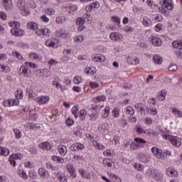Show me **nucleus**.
<instances>
[{"label":"nucleus","instance_id":"2","mask_svg":"<svg viewBox=\"0 0 182 182\" xmlns=\"http://www.w3.org/2000/svg\"><path fill=\"white\" fill-rule=\"evenodd\" d=\"M163 137L166 140H168L174 147H180V146H181V139L178 136L170 134H163Z\"/></svg>","mask_w":182,"mask_h":182},{"label":"nucleus","instance_id":"11","mask_svg":"<svg viewBox=\"0 0 182 182\" xmlns=\"http://www.w3.org/2000/svg\"><path fill=\"white\" fill-rule=\"evenodd\" d=\"M109 38L111 41L119 42V41H122L123 39V35L120 33L113 32L109 34Z\"/></svg>","mask_w":182,"mask_h":182},{"label":"nucleus","instance_id":"36","mask_svg":"<svg viewBox=\"0 0 182 182\" xmlns=\"http://www.w3.org/2000/svg\"><path fill=\"white\" fill-rule=\"evenodd\" d=\"M10 153L11 152L9 151V149L5 147L0 146V154L1 156H9Z\"/></svg>","mask_w":182,"mask_h":182},{"label":"nucleus","instance_id":"24","mask_svg":"<svg viewBox=\"0 0 182 182\" xmlns=\"http://www.w3.org/2000/svg\"><path fill=\"white\" fill-rule=\"evenodd\" d=\"M92 60L94 62H105V60H106V57L103 55L97 54L92 56Z\"/></svg>","mask_w":182,"mask_h":182},{"label":"nucleus","instance_id":"28","mask_svg":"<svg viewBox=\"0 0 182 182\" xmlns=\"http://www.w3.org/2000/svg\"><path fill=\"white\" fill-rule=\"evenodd\" d=\"M173 48L175 49L182 50V40H176L172 43Z\"/></svg>","mask_w":182,"mask_h":182},{"label":"nucleus","instance_id":"44","mask_svg":"<svg viewBox=\"0 0 182 182\" xmlns=\"http://www.w3.org/2000/svg\"><path fill=\"white\" fill-rule=\"evenodd\" d=\"M93 146H95V149H97V150H105V149H106V146H103V144H100L97 141H94Z\"/></svg>","mask_w":182,"mask_h":182},{"label":"nucleus","instance_id":"63","mask_svg":"<svg viewBox=\"0 0 182 182\" xmlns=\"http://www.w3.org/2000/svg\"><path fill=\"white\" fill-rule=\"evenodd\" d=\"M15 133L16 139H21L22 137V132L19 129H14Z\"/></svg>","mask_w":182,"mask_h":182},{"label":"nucleus","instance_id":"19","mask_svg":"<svg viewBox=\"0 0 182 182\" xmlns=\"http://www.w3.org/2000/svg\"><path fill=\"white\" fill-rule=\"evenodd\" d=\"M11 33L13 36H22L23 35V30L21 28H14L11 30Z\"/></svg>","mask_w":182,"mask_h":182},{"label":"nucleus","instance_id":"29","mask_svg":"<svg viewBox=\"0 0 182 182\" xmlns=\"http://www.w3.org/2000/svg\"><path fill=\"white\" fill-rule=\"evenodd\" d=\"M85 72L87 75H91L93 76V75L96 74L97 70L95 67H88L85 68Z\"/></svg>","mask_w":182,"mask_h":182},{"label":"nucleus","instance_id":"32","mask_svg":"<svg viewBox=\"0 0 182 182\" xmlns=\"http://www.w3.org/2000/svg\"><path fill=\"white\" fill-rule=\"evenodd\" d=\"M72 114L74 115L75 119L79 117V105L74 106L71 109Z\"/></svg>","mask_w":182,"mask_h":182},{"label":"nucleus","instance_id":"45","mask_svg":"<svg viewBox=\"0 0 182 182\" xmlns=\"http://www.w3.org/2000/svg\"><path fill=\"white\" fill-rule=\"evenodd\" d=\"M172 113L174 114V115L176 116V117H182V111L179 110L177 108H173L172 109Z\"/></svg>","mask_w":182,"mask_h":182},{"label":"nucleus","instance_id":"61","mask_svg":"<svg viewBox=\"0 0 182 182\" xmlns=\"http://www.w3.org/2000/svg\"><path fill=\"white\" fill-rule=\"evenodd\" d=\"M144 123L147 124V126H150L151 124H153V119L149 117H146L144 118Z\"/></svg>","mask_w":182,"mask_h":182},{"label":"nucleus","instance_id":"51","mask_svg":"<svg viewBox=\"0 0 182 182\" xmlns=\"http://www.w3.org/2000/svg\"><path fill=\"white\" fill-rule=\"evenodd\" d=\"M109 114H110V108L109 107H106L102 116L104 119H106V117H109Z\"/></svg>","mask_w":182,"mask_h":182},{"label":"nucleus","instance_id":"17","mask_svg":"<svg viewBox=\"0 0 182 182\" xmlns=\"http://www.w3.org/2000/svg\"><path fill=\"white\" fill-rule=\"evenodd\" d=\"M58 151L61 157H65L68 154V148L65 145H59L58 146Z\"/></svg>","mask_w":182,"mask_h":182},{"label":"nucleus","instance_id":"42","mask_svg":"<svg viewBox=\"0 0 182 182\" xmlns=\"http://www.w3.org/2000/svg\"><path fill=\"white\" fill-rule=\"evenodd\" d=\"M15 97L18 100L19 99H23V92L22 90H17L16 92H15Z\"/></svg>","mask_w":182,"mask_h":182},{"label":"nucleus","instance_id":"59","mask_svg":"<svg viewBox=\"0 0 182 182\" xmlns=\"http://www.w3.org/2000/svg\"><path fill=\"white\" fill-rule=\"evenodd\" d=\"M82 82H83V79H82V77L76 76L74 77V83L75 85H80V83H82Z\"/></svg>","mask_w":182,"mask_h":182},{"label":"nucleus","instance_id":"30","mask_svg":"<svg viewBox=\"0 0 182 182\" xmlns=\"http://www.w3.org/2000/svg\"><path fill=\"white\" fill-rule=\"evenodd\" d=\"M45 43L46 46H48V48H53L54 49H56V48H58L56 43H55L53 41L50 39L46 40Z\"/></svg>","mask_w":182,"mask_h":182},{"label":"nucleus","instance_id":"62","mask_svg":"<svg viewBox=\"0 0 182 182\" xmlns=\"http://www.w3.org/2000/svg\"><path fill=\"white\" fill-rule=\"evenodd\" d=\"M177 69H178V68L177 67V65L174 63L171 64L168 67V70H170V72H176Z\"/></svg>","mask_w":182,"mask_h":182},{"label":"nucleus","instance_id":"49","mask_svg":"<svg viewBox=\"0 0 182 182\" xmlns=\"http://www.w3.org/2000/svg\"><path fill=\"white\" fill-rule=\"evenodd\" d=\"M29 177L32 178V180H36L38 178V174L35 170H31L29 171Z\"/></svg>","mask_w":182,"mask_h":182},{"label":"nucleus","instance_id":"4","mask_svg":"<svg viewBox=\"0 0 182 182\" xmlns=\"http://www.w3.org/2000/svg\"><path fill=\"white\" fill-rule=\"evenodd\" d=\"M78 172L81 177H83V178H86L87 180H90V178L95 176V172L93 171H87L83 168H80Z\"/></svg>","mask_w":182,"mask_h":182},{"label":"nucleus","instance_id":"18","mask_svg":"<svg viewBox=\"0 0 182 182\" xmlns=\"http://www.w3.org/2000/svg\"><path fill=\"white\" fill-rule=\"evenodd\" d=\"M20 72L22 75H23L24 77H31V72H29V68L28 67L21 65Z\"/></svg>","mask_w":182,"mask_h":182},{"label":"nucleus","instance_id":"16","mask_svg":"<svg viewBox=\"0 0 182 182\" xmlns=\"http://www.w3.org/2000/svg\"><path fill=\"white\" fill-rule=\"evenodd\" d=\"M142 25L145 26V28H151L153 26V21L151 19L149 18L147 16L142 17Z\"/></svg>","mask_w":182,"mask_h":182},{"label":"nucleus","instance_id":"22","mask_svg":"<svg viewBox=\"0 0 182 182\" xmlns=\"http://www.w3.org/2000/svg\"><path fill=\"white\" fill-rule=\"evenodd\" d=\"M55 36L58 38H66L68 36V31L65 28H60L55 32Z\"/></svg>","mask_w":182,"mask_h":182},{"label":"nucleus","instance_id":"6","mask_svg":"<svg viewBox=\"0 0 182 182\" xmlns=\"http://www.w3.org/2000/svg\"><path fill=\"white\" fill-rule=\"evenodd\" d=\"M38 175L40 176V178H42V180H48V178L50 177L49 172L44 168H38Z\"/></svg>","mask_w":182,"mask_h":182},{"label":"nucleus","instance_id":"53","mask_svg":"<svg viewBox=\"0 0 182 182\" xmlns=\"http://www.w3.org/2000/svg\"><path fill=\"white\" fill-rule=\"evenodd\" d=\"M119 115H120V110H119V109L117 108H114L112 112V116L115 117V119H117V117H119Z\"/></svg>","mask_w":182,"mask_h":182},{"label":"nucleus","instance_id":"57","mask_svg":"<svg viewBox=\"0 0 182 182\" xmlns=\"http://www.w3.org/2000/svg\"><path fill=\"white\" fill-rule=\"evenodd\" d=\"M9 26L11 28H19L20 26V23L18 21H11L9 23Z\"/></svg>","mask_w":182,"mask_h":182},{"label":"nucleus","instance_id":"56","mask_svg":"<svg viewBox=\"0 0 182 182\" xmlns=\"http://www.w3.org/2000/svg\"><path fill=\"white\" fill-rule=\"evenodd\" d=\"M24 65L26 68H31V69H36V64H35V63L25 62Z\"/></svg>","mask_w":182,"mask_h":182},{"label":"nucleus","instance_id":"47","mask_svg":"<svg viewBox=\"0 0 182 182\" xmlns=\"http://www.w3.org/2000/svg\"><path fill=\"white\" fill-rule=\"evenodd\" d=\"M166 92H163V91H161V92H160L157 95V100H159V102H163V100H166Z\"/></svg>","mask_w":182,"mask_h":182},{"label":"nucleus","instance_id":"35","mask_svg":"<svg viewBox=\"0 0 182 182\" xmlns=\"http://www.w3.org/2000/svg\"><path fill=\"white\" fill-rule=\"evenodd\" d=\"M65 9L69 12V14H70V12H76V11H77V6L73 4L67 6Z\"/></svg>","mask_w":182,"mask_h":182},{"label":"nucleus","instance_id":"23","mask_svg":"<svg viewBox=\"0 0 182 182\" xmlns=\"http://www.w3.org/2000/svg\"><path fill=\"white\" fill-rule=\"evenodd\" d=\"M134 141H136L137 149H141L142 147H144V144L146 143V140L141 138H135Z\"/></svg>","mask_w":182,"mask_h":182},{"label":"nucleus","instance_id":"48","mask_svg":"<svg viewBox=\"0 0 182 182\" xmlns=\"http://www.w3.org/2000/svg\"><path fill=\"white\" fill-rule=\"evenodd\" d=\"M86 137L87 139H88L89 140H90V141H92V143H95V141H96V140H97L99 139V136L95 135V137H94L92 134H86Z\"/></svg>","mask_w":182,"mask_h":182},{"label":"nucleus","instance_id":"20","mask_svg":"<svg viewBox=\"0 0 182 182\" xmlns=\"http://www.w3.org/2000/svg\"><path fill=\"white\" fill-rule=\"evenodd\" d=\"M100 4H99V2H97V1H95V2L90 4L89 6H87L85 8V11L87 12H90V11H93V9H95V8L97 9V8H100Z\"/></svg>","mask_w":182,"mask_h":182},{"label":"nucleus","instance_id":"39","mask_svg":"<svg viewBox=\"0 0 182 182\" xmlns=\"http://www.w3.org/2000/svg\"><path fill=\"white\" fill-rule=\"evenodd\" d=\"M154 173H156V170L153 168H149L147 170L145 171V174L148 177H153Z\"/></svg>","mask_w":182,"mask_h":182},{"label":"nucleus","instance_id":"46","mask_svg":"<svg viewBox=\"0 0 182 182\" xmlns=\"http://www.w3.org/2000/svg\"><path fill=\"white\" fill-rule=\"evenodd\" d=\"M105 100H106V96L105 95H99L94 99L95 103H100V102H105Z\"/></svg>","mask_w":182,"mask_h":182},{"label":"nucleus","instance_id":"64","mask_svg":"<svg viewBox=\"0 0 182 182\" xmlns=\"http://www.w3.org/2000/svg\"><path fill=\"white\" fill-rule=\"evenodd\" d=\"M46 14L50 16L55 15V11L52 8H48L46 9Z\"/></svg>","mask_w":182,"mask_h":182},{"label":"nucleus","instance_id":"12","mask_svg":"<svg viewBox=\"0 0 182 182\" xmlns=\"http://www.w3.org/2000/svg\"><path fill=\"white\" fill-rule=\"evenodd\" d=\"M66 169L68 173L72 176L73 178H76V169H75V166L72 164H67Z\"/></svg>","mask_w":182,"mask_h":182},{"label":"nucleus","instance_id":"8","mask_svg":"<svg viewBox=\"0 0 182 182\" xmlns=\"http://www.w3.org/2000/svg\"><path fill=\"white\" fill-rule=\"evenodd\" d=\"M50 100V97L49 96L42 95L36 98V102L38 105H46V103H49Z\"/></svg>","mask_w":182,"mask_h":182},{"label":"nucleus","instance_id":"55","mask_svg":"<svg viewBox=\"0 0 182 182\" xmlns=\"http://www.w3.org/2000/svg\"><path fill=\"white\" fill-rule=\"evenodd\" d=\"M13 56L16 57V58L19 59L20 60H25V58H23V56H22V54L16 51H13Z\"/></svg>","mask_w":182,"mask_h":182},{"label":"nucleus","instance_id":"60","mask_svg":"<svg viewBox=\"0 0 182 182\" xmlns=\"http://www.w3.org/2000/svg\"><path fill=\"white\" fill-rule=\"evenodd\" d=\"M134 168L138 171H143V170H144V166L141 164H136L134 165Z\"/></svg>","mask_w":182,"mask_h":182},{"label":"nucleus","instance_id":"5","mask_svg":"<svg viewBox=\"0 0 182 182\" xmlns=\"http://www.w3.org/2000/svg\"><path fill=\"white\" fill-rule=\"evenodd\" d=\"M137 159L141 163H144L147 164L150 163V155L149 154H144L143 152H139L137 155Z\"/></svg>","mask_w":182,"mask_h":182},{"label":"nucleus","instance_id":"54","mask_svg":"<svg viewBox=\"0 0 182 182\" xmlns=\"http://www.w3.org/2000/svg\"><path fill=\"white\" fill-rule=\"evenodd\" d=\"M46 167H47L48 170H52V171H56V170H58V168L56 166H53L50 162H47L46 164Z\"/></svg>","mask_w":182,"mask_h":182},{"label":"nucleus","instance_id":"31","mask_svg":"<svg viewBox=\"0 0 182 182\" xmlns=\"http://www.w3.org/2000/svg\"><path fill=\"white\" fill-rule=\"evenodd\" d=\"M146 110L150 116H156L157 115V109L156 108H151L149 107H146Z\"/></svg>","mask_w":182,"mask_h":182},{"label":"nucleus","instance_id":"14","mask_svg":"<svg viewBox=\"0 0 182 182\" xmlns=\"http://www.w3.org/2000/svg\"><path fill=\"white\" fill-rule=\"evenodd\" d=\"M36 35L38 36H50V30L48 28H41L36 31Z\"/></svg>","mask_w":182,"mask_h":182},{"label":"nucleus","instance_id":"7","mask_svg":"<svg viewBox=\"0 0 182 182\" xmlns=\"http://www.w3.org/2000/svg\"><path fill=\"white\" fill-rule=\"evenodd\" d=\"M149 41L154 46H161L163 45V41L159 37L150 36Z\"/></svg>","mask_w":182,"mask_h":182},{"label":"nucleus","instance_id":"34","mask_svg":"<svg viewBox=\"0 0 182 182\" xmlns=\"http://www.w3.org/2000/svg\"><path fill=\"white\" fill-rule=\"evenodd\" d=\"M0 72H4V73H9L11 68L7 65L0 64Z\"/></svg>","mask_w":182,"mask_h":182},{"label":"nucleus","instance_id":"25","mask_svg":"<svg viewBox=\"0 0 182 182\" xmlns=\"http://www.w3.org/2000/svg\"><path fill=\"white\" fill-rule=\"evenodd\" d=\"M152 177L156 180V181H163V180L164 179L163 173L158 172L157 171H155V173H154Z\"/></svg>","mask_w":182,"mask_h":182},{"label":"nucleus","instance_id":"21","mask_svg":"<svg viewBox=\"0 0 182 182\" xmlns=\"http://www.w3.org/2000/svg\"><path fill=\"white\" fill-rule=\"evenodd\" d=\"M166 173L167 176H169V177H177L178 176L177 171L173 168H168L166 171Z\"/></svg>","mask_w":182,"mask_h":182},{"label":"nucleus","instance_id":"27","mask_svg":"<svg viewBox=\"0 0 182 182\" xmlns=\"http://www.w3.org/2000/svg\"><path fill=\"white\" fill-rule=\"evenodd\" d=\"M27 28L31 31H36L39 28V25L35 22H28L27 23Z\"/></svg>","mask_w":182,"mask_h":182},{"label":"nucleus","instance_id":"13","mask_svg":"<svg viewBox=\"0 0 182 182\" xmlns=\"http://www.w3.org/2000/svg\"><path fill=\"white\" fill-rule=\"evenodd\" d=\"M1 4L6 11H12L14 6L11 0H1Z\"/></svg>","mask_w":182,"mask_h":182},{"label":"nucleus","instance_id":"1","mask_svg":"<svg viewBox=\"0 0 182 182\" xmlns=\"http://www.w3.org/2000/svg\"><path fill=\"white\" fill-rule=\"evenodd\" d=\"M17 8L20 14L23 15V16H29V15H31V11L26 6L25 0H18L17 1Z\"/></svg>","mask_w":182,"mask_h":182},{"label":"nucleus","instance_id":"50","mask_svg":"<svg viewBox=\"0 0 182 182\" xmlns=\"http://www.w3.org/2000/svg\"><path fill=\"white\" fill-rule=\"evenodd\" d=\"M86 23V21L82 17H78L76 19V24L78 26H83Z\"/></svg>","mask_w":182,"mask_h":182},{"label":"nucleus","instance_id":"38","mask_svg":"<svg viewBox=\"0 0 182 182\" xmlns=\"http://www.w3.org/2000/svg\"><path fill=\"white\" fill-rule=\"evenodd\" d=\"M102 164L105 166H107V167H112L113 164H114V163L113 162V161L109 159H105L102 161Z\"/></svg>","mask_w":182,"mask_h":182},{"label":"nucleus","instance_id":"37","mask_svg":"<svg viewBox=\"0 0 182 182\" xmlns=\"http://www.w3.org/2000/svg\"><path fill=\"white\" fill-rule=\"evenodd\" d=\"M56 23H65V22H68V18L65 16H58L56 18L55 20Z\"/></svg>","mask_w":182,"mask_h":182},{"label":"nucleus","instance_id":"43","mask_svg":"<svg viewBox=\"0 0 182 182\" xmlns=\"http://www.w3.org/2000/svg\"><path fill=\"white\" fill-rule=\"evenodd\" d=\"M156 157L160 160H166V155H164V151L159 149V151H158Z\"/></svg>","mask_w":182,"mask_h":182},{"label":"nucleus","instance_id":"40","mask_svg":"<svg viewBox=\"0 0 182 182\" xmlns=\"http://www.w3.org/2000/svg\"><path fill=\"white\" fill-rule=\"evenodd\" d=\"M51 159L53 161H57V163H60V164L65 163V159L61 156H53Z\"/></svg>","mask_w":182,"mask_h":182},{"label":"nucleus","instance_id":"33","mask_svg":"<svg viewBox=\"0 0 182 182\" xmlns=\"http://www.w3.org/2000/svg\"><path fill=\"white\" fill-rule=\"evenodd\" d=\"M153 60L156 65H161L163 63V58L159 55H154Z\"/></svg>","mask_w":182,"mask_h":182},{"label":"nucleus","instance_id":"52","mask_svg":"<svg viewBox=\"0 0 182 182\" xmlns=\"http://www.w3.org/2000/svg\"><path fill=\"white\" fill-rule=\"evenodd\" d=\"M18 174L20 177L23 178L24 180H28V174L26 172H25V171L20 169L18 171Z\"/></svg>","mask_w":182,"mask_h":182},{"label":"nucleus","instance_id":"9","mask_svg":"<svg viewBox=\"0 0 182 182\" xmlns=\"http://www.w3.org/2000/svg\"><path fill=\"white\" fill-rule=\"evenodd\" d=\"M4 107H11V106H18L19 100L9 99L3 102Z\"/></svg>","mask_w":182,"mask_h":182},{"label":"nucleus","instance_id":"58","mask_svg":"<svg viewBox=\"0 0 182 182\" xmlns=\"http://www.w3.org/2000/svg\"><path fill=\"white\" fill-rule=\"evenodd\" d=\"M126 113L127 114L132 116V114H134V109H133L132 106H128L126 109Z\"/></svg>","mask_w":182,"mask_h":182},{"label":"nucleus","instance_id":"15","mask_svg":"<svg viewBox=\"0 0 182 182\" xmlns=\"http://www.w3.org/2000/svg\"><path fill=\"white\" fill-rule=\"evenodd\" d=\"M162 6H164V8H166L168 11H173V9H174V6H173L172 0H163Z\"/></svg>","mask_w":182,"mask_h":182},{"label":"nucleus","instance_id":"3","mask_svg":"<svg viewBox=\"0 0 182 182\" xmlns=\"http://www.w3.org/2000/svg\"><path fill=\"white\" fill-rule=\"evenodd\" d=\"M22 159H23V154L16 153L9 156V161L10 162L11 166L15 167L16 166V160H22Z\"/></svg>","mask_w":182,"mask_h":182},{"label":"nucleus","instance_id":"10","mask_svg":"<svg viewBox=\"0 0 182 182\" xmlns=\"http://www.w3.org/2000/svg\"><path fill=\"white\" fill-rule=\"evenodd\" d=\"M83 149H85V146L83 144L79 142L73 144L70 146V150H71V151H80L81 150H83Z\"/></svg>","mask_w":182,"mask_h":182},{"label":"nucleus","instance_id":"41","mask_svg":"<svg viewBox=\"0 0 182 182\" xmlns=\"http://www.w3.org/2000/svg\"><path fill=\"white\" fill-rule=\"evenodd\" d=\"M86 114H87V113L86 112V110H85V109H81L78 112V116H79L80 120H82V121H83V120H85V119H86Z\"/></svg>","mask_w":182,"mask_h":182},{"label":"nucleus","instance_id":"26","mask_svg":"<svg viewBox=\"0 0 182 182\" xmlns=\"http://www.w3.org/2000/svg\"><path fill=\"white\" fill-rule=\"evenodd\" d=\"M39 147L40 149H42V150H50L51 146L50 143L46 141V142H42L39 144Z\"/></svg>","mask_w":182,"mask_h":182}]
</instances>
